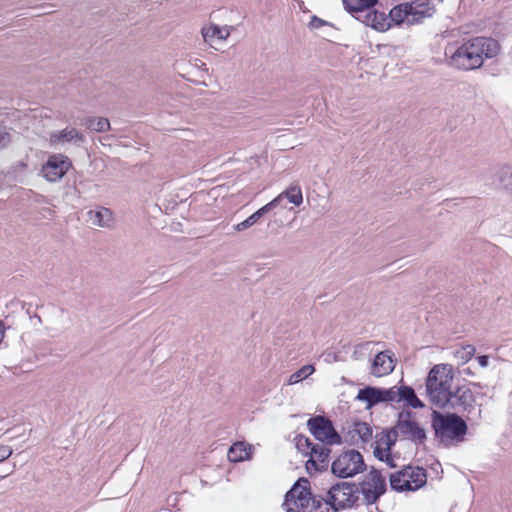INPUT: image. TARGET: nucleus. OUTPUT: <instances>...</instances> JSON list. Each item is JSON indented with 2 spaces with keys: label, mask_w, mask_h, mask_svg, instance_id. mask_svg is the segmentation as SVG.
I'll return each instance as SVG.
<instances>
[{
  "label": "nucleus",
  "mask_w": 512,
  "mask_h": 512,
  "mask_svg": "<svg viewBox=\"0 0 512 512\" xmlns=\"http://www.w3.org/2000/svg\"><path fill=\"white\" fill-rule=\"evenodd\" d=\"M35 317L37 318V321H38V322H40V323L42 322V320H41V317H40V316L35 315Z\"/></svg>",
  "instance_id": "obj_45"
},
{
  "label": "nucleus",
  "mask_w": 512,
  "mask_h": 512,
  "mask_svg": "<svg viewBox=\"0 0 512 512\" xmlns=\"http://www.w3.org/2000/svg\"><path fill=\"white\" fill-rule=\"evenodd\" d=\"M259 219L260 218H259V216H257V213L254 212L252 215H250L244 221L235 225V230L239 231V232L244 231V230L250 228L251 226H253Z\"/></svg>",
  "instance_id": "obj_32"
},
{
  "label": "nucleus",
  "mask_w": 512,
  "mask_h": 512,
  "mask_svg": "<svg viewBox=\"0 0 512 512\" xmlns=\"http://www.w3.org/2000/svg\"><path fill=\"white\" fill-rule=\"evenodd\" d=\"M389 478L391 488L398 492L416 491L427 483L426 470L419 466H406Z\"/></svg>",
  "instance_id": "obj_5"
},
{
  "label": "nucleus",
  "mask_w": 512,
  "mask_h": 512,
  "mask_svg": "<svg viewBox=\"0 0 512 512\" xmlns=\"http://www.w3.org/2000/svg\"><path fill=\"white\" fill-rule=\"evenodd\" d=\"M242 443H235L232 445L228 451V458L232 462H238L245 459L247 453L242 450Z\"/></svg>",
  "instance_id": "obj_28"
},
{
  "label": "nucleus",
  "mask_w": 512,
  "mask_h": 512,
  "mask_svg": "<svg viewBox=\"0 0 512 512\" xmlns=\"http://www.w3.org/2000/svg\"><path fill=\"white\" fill-rule=\"evenodd\" d=\"M350 434L353 438L357 435L363 443H366L372 438V428L366 422H356Z\"/></svg>",
  "instance_id": "obj_25"
},
{
  "label": "nucleus",
  "mask_w": 512,
  "mask_h": 512,
  "mask_svg": "<svg viewBox=\"0 0 512 512\" xmlns=\"http://www.w3.org/2000/svg\"><path fill=\"white\" fill-rule=\"evenodd\" d=\"M11 143V135L7 127L0 124V150L5 149Z\"/></svg>",
  "instance_id": "obj_33"
},
{
  "label": "nucleus",
  "mask_w": 512,
  "mask_h": 512,
  "mask_svg": "<svg viewBox=\"0 0 512 512\" xmlns=\"http://www.w3.org/2000/svg\"><path fill=\"white\" fill-rule=\"evenodd\" d=\"M277 206H279V199L274 198L272 201H270L269 203H267L266 205H264L263 207H261L260 209H258L256 211L257 216H259V218H261L262 216H264L266 213L272 211Z\"/></svg>",
  "instance_id": "obj_36"
},
{
  "label": "nucleus",
  "mask_w": 512,
  "mask_h": 512,
  "mask_svg": "<svg viewBox=\"0 0 512 512\" xmlns=\"http://www.w3.org/2000/svg\"><path fill=\"white\" fill-rule=\"evenodd\" d=\"M475 352L476 348L471 344H467L455 350L454 357L465 364L475 355Z\"/></svg>",
  "instance_id": "obj_27"
},
{
  "label": "nucleus",
  "mask_w": 512,
  "mask_h": 512,
  "mask_svg": "<svg viewBox=\"0 0 512 512\" xmlns=\"http://www.w3.org/2000/svg\"><path fill=\"white\" fill-rule=\"evenodd\" d=\"M374 456L380 460V461H384V458L386 456V453H387V450H383L382 448H380L379 446H377L375 449H374Z\"/></svg>",
  "instance_id": "obj_39"
},
{
  "label": "nucleus",
  "mask_w": 512,
  "mask_h": 512,
  "mask_svg": "<svg viewBox=\"0 0 512 512\" xmlns=\"http://www.w3.org/2000/svg\"><path fill=\"white\" fill-rule=\"evenodd\" d=\"M70 166L71 162L67 156L54 154L42 166L41 173L47 181L56 182L67 173Z\"/></svg>",
  "instance_id": "obj_11"
},
{
  "label": "nucleus",
  "mask_w": 512,
  "mask_h": 512,
  "mask_svg": "<svg viewBox=\"0 0 512 512\" xmlns=\"http://www.w3.org/2000/svg\"><path fill=\"white\" fill-rule=\"evenodd\" d=\"M359 486L354 483L338 482L327 492L333 512L352 507L359 498Z\"/></svg>",
  "instance_id": "obj_7"
},
{
  "label": "nucleus",
  "mask_w": 512,
  "mask_h": 512,
  "mask_svg": "<svg viewBox=\"0 0 512 512\" xmlns=\"http://www.w3.org/2000/svg\"><path fill=\"white\" fill-rule=\"evenodd\" d=\"M372 342H363L355 345L354 351L352 353V358L354 360H360L365 357L367 352L369 351V347Z\"/></svg>",
  "instance_id": "obj_31"
},
{
  "label": "nucleus",
  "mask_w": 512,
  "mask_h": 512,
  "mask_svg": "<svg viewBox=\"0 0 512 512\" xmlns=\"http://www.w3.org/2000/svg\"><path fill=\"white\" fill-rule=\"evenodd\" d=\"M454 377L452 365H434L425 382L428 401L439 409L470 413L474 410L475 395L468 385H455Z\"/></svg>",
  "instance_id": "obj_1"
},
{
  "label": "nucleus",
  "mask_w": 512,
  "mask_h": 512,
  "mask_svg": "<svg viewBox=\"0 0 512 512\" xmlns=\"http://www.w3.org/2000/svg\"><path fill=\"white\" fill-rule=\"evenodd\" d=\"M408 405L413 408H423L424 407V403L417 397L416 394H415V396H413V398L408 403Z\"/></svg>",
  "instance_id": "obj_40"
},
{
  "label": "nucleus",
  "mask_w": 512,
  "mask_h": 512,
  "mask_svg": "<svg viewBox=\"0 0 512 512\" xmlns=\"http://www.w3.org/2000/svg\"><path fill=\"white\" fill-rule=\"evenodd\" d=\"M431 425L435 439L445 447H450L464 440L467 433V424L457 413L443 414L434 410Z\"/></svg>",
  "instance_id": "obj_4"
},
{
  "label": "nucleus",
  "mask_w": 512,
  "mask_h": 512,
  "mask_svg": "<svg viewBox=\"0 0 512 512\" xmlns=\"http://www.w3.org/2000/svg\"><path fill=\"white\" fill-rule=\"evenodd\" d=\"M233 30V26L219 27L217 25H210L202 29V36L205 42L211 43L215 39L226 40Z\"/></svg>",
  "instance_id": "obj_19"
},
{
  "label": "nucleus",
  "mask_w": 512,
  "mask_h": 512,
  "mask_svg": "<svg viewBox=\"0 0 512 512\" xmlns=\"http://www.w3.org/2000/svg\"><path fill=\"white\" fill-rule=\"evenodd\" d=\"M345 9L349 12H357L359 15L365 14L370 8L374 7L378 0H342Z\"/></svg>",
  "instance_id": "obj_21"
},
{
  "label": "nucleus",
  "mask_w": 512,
  "mask_h": 512,
  "mask_svg": "<svg viewBox=\"0 0 512 512\" xmlns=\"http://www.w3.org/2000/svg\"><path fill=\"white\" fill-rule=\"evenodd\" d=\"M4 324L3 322L0 320V343L2 342L3 338H4Z\"/></svg>",
  "instance_id": "obj_43"
},
{
  "label": "nucleus",
  "mask_w": 512,
  "mask_h": 512,
  "mask_svg": "<svg viewBox=\"0 0 512 512\" xmlns=\"http://www.w3.org/2000/svg\"><path fill=\"white\" fill-rule=\"evenodd\" d=\"M415 394L414 389L410 386L400 387V401H405L408 404Z\"/></svg>",
  "instance_id": "obj_35"
},
{
  "label": "nucleus",
  "mask_w": 512,
  "mask_h": 512,
  "mask_svg": "<svg viewBox=\"0 0 512 512\" xmlns=\"http://www.w3.org/2000/svg\"><path fill=\"white\" fill-rule=\"evenodd\" d=\"M365 469L363 456L354 449L344 451L331 464L332 473L339 478L353 477Z\"/></svg>",
  "instance_id": "obj_6"
},
{
  "label": "nucleus",
  "mask_w": 512,
  "mask_h": 512,
  "mask_svg": "<svg viewBox=\"0 0 512 512\" xmlns=\"http://www.w3.org/2000/svg\"><path fill=\"white\" fill-rule=\"evenodd\" d=\"M88 221L92 225L110 229L114 225V215L111 209L106 207H99L96 210H89L87 212Z\"/></svg>",
  "instance_id": "obj_15"
},
{
  "label": "nucleus",
  "mask_w": 512,
  "mask_h": 512,
  "mask_svg": "<svg viewBox=\"0 0 512 512\" xmlns=\"http://www.w3.org/2000/svg\"><path fill=\"white\" fill-rule=\"evenodd\" d=\"M499 50L500 45L495 39L475 37L457 48H446L445 55L449 66L462 71H471L482 67L484 58L495 57Z\"/></svg>",
  "instance_id": "obj_2"
},
{
  "label": "nucleus",
  "mask_w": 512,
  "mask_h": 512,
  "mask_svg": "<svg viewBox=\"0 0 512 512\" xmlns=\"http://www.w3.org/2000/svg\"><path fill=\"white\" fill-rule=\"evenodd\" d=\"M410 15V25L420 23L424 18L431 17L435 8L430 0H413L407 2Z\"/></svg>",
  "instance_id": "obj_13"
},
{
  "label": "nucleus",
  "mask_w": 512,
  "mask_h": 512,
  "mask_svg": "<svg viewBox=\"0 0 512 512\" xmlns=\"http://www.w3.org/2000/svg\"><path fill=\"white\" fill-rule=\"evenodd\" d=\"M384 462H386V464L391 468L396 467V464L394 463V459L391 456L390 451H387L386 456L384 458Z\"/></svg>",
  "instance_id": "obj_42"
},
{
  "label": "nucleus",
  "mask_w": 512,
  "mask_h": 512,
  "mask_svg": "<svg viewBox=\"0 0 512 512\" xmlns=\"http://www.w3.org/2000/svg\"><path fill=\"white\" fill-rule=\"evenodd\" d=\"M387 16L390 19V23L394 22L396 25H399L406 22L410 24V15L407 2L401 3L392 8Z\"/></svg>",
  "instance_id": "obj_22"
},
{
  "label": "nucleus",
  "mask_w": 512,
  "mask_h": 512,
  "mask_svg": "<svg viewBox=\"0 0 512 512\" xmlns=\"http://www.w3.org/2000/svg\"><path fill=\"white\" fill-rule=\"evenodd\" d=\"M383 401L385 402H400V387L393 386L391 388H382Z\"/></svg>",
  "instance_id": "obj_30"
},
{
  "label": "nucleus",
  "mask_w": 512,
  "mask_h": 512,
  "mask_svg": "<svg viewBox=\"0 0 512 512\" xmlns=\"http://www.w3.org/2000/svg\"><path fill=\"white\" fill-rule=\"evenodd\" d=\"M356 399L366 403V408L370 409L373 406L384 403L382 388L366 386L358 391Z\"/></svg>",
  "instance_id": "obj_17"
},
{
  "label": "nucleus",
  "mask_w": 512,
  "mask_h": 512,
  "mask_svg": "<svg viewBox=\"0 0 512 512\" xmlns=\"http://www.w3.org/2000/svg\"><path fill=\"white\" fill-rule=\"evenodd\" d=\"M359 486L366 504L375 503L386 492L385 478L379 470L373 467Z\"/></svg>",
  "instance_id": "obj_10"
},
{
  "label": "nucleus",
  "mask_w": 512,
  "mask_h": 512,
  "mask_svg": "<svg viewBox=\"0 0 512 512\" xmlns=\"http://www.w3.org/2000/svg\"><path fill=\"white\" fill-rule=\"evenodd\" d=\"M477 361L482 368H486L489 365V357L487 355L478 356Z\"/></svg>",
  "instance_id": "obj_41"
},
{
  "label": "nucleus",
  "mask_w": 512,
  "mask_h": 512,
  "mask_svg": "<svg viewBox=\"0 0 512 512\" xmlns=\"http://www.w3.org/2000/svg\"><path fill=\"white\" fill-rule=\"evenodd\" d=\"M314 371H315V368L313 365H310V364L304 365L299 370H297L296 372H294L293 374L290 375L288 383L291 385L296 384V383L302 381L303 379H306Z\"/></svg>",
  "instance_id": "obj_26"
},
{
  "label": "nucleus",
  "mask_w": 512,
  "mask_h": 512,
  "mask_svg": "<svg viewBox=\"0 0 512 512\" xmlns=\"http://www.w3.org/2000/svg\"><path fill=\"white\" fill-rule=\"evenodd\" d=\"M331 449L327 445L315 444L309 452L310 458L306 462V470L309 474L313 472H322L329 467V455Z\"/></svg>",
  "instance_id": "obj_12"
},
{
  "label": "nucleus",
  "mask_w": 512,
  "mask_h": 512,
  "mask_svg": "<svg viewBox=\"0 0 512 512\" xmlns=\"http://www.w3.org/2000/svg\"><path fill=\"white\" fill-rule=\"evenodd\" d=\"M324 25H328V22L317 17L316 15L311 17L310 22L308 24L310 29H319Z\"/></svg>",
  "instance_id": "obj_37"
},
{
  "label": "nucleus",
  "mask_w": 512,
  "mask_h": 512,
  "mask_svg": "<svg viewBox=\"0 0 512 512\" xmlns=\"http://www.w3.org/2000/svg\"><path fill=\"white\" fill-rule=\"evenodd\" d=\"M295 444L298 451L303 453L304 455H309L312 446H315L310 439L304 435H298L295 438Z\"/></svg>",
  "instance_id": "obj_29"
},
{
  "label": "nucleus",
  "mask_w": 512,
  "mask_h": 512,
  "mask_svg": "<svg viewBox=\"0 0 512 512\" xmlns=\"http://www.w3.org/2000/svg\"><path fill=\"white\" fill-rule=\"evenodd\" d=\"M286 198L288 201L295 206H300L303 202V194L300 185L292 184L282 193H280L275 199H279V205L282 200Z\"/></svg>",
  "instance_id": "obj_20"
},
{
  "label": "nucleus",
  "mask_w": 512,
  "mask_h": 512,
  "mask_svg": "<svg viewBox=\"0 0 512 512\" xmlns=\"http://www.w3.org/2000/svg\"><path fill=\"white\" fill-rule=\"evenodd\" d=\"M394 370V362L388 351L379 352L372 363L371 373L376 377L390 374Z\"/></svg>",
  "instance_id": "obj_16"
},
{
  "label": "nucleus",
  "mask_w": 512,
  "mask_h": 512,
  "mask_svg": "<svg viewBox=\"0 0 512 512\" xmlns=\"http://www.w3.org/2000/svg\"><path fill=\"white\" fill-rule=\"evenodd\" d=\"M310 433L323 445L341 443V437L335 430L333 423L325 416H314L307 421Z\"/></svg>",
  "instance_id": "obj_8"
},
{
  "label": "nucleus",
  "mask_w": 512,
  "mask_h": 512,
  "mask_svg": "<svg viewBox=\"0 0 512 512\" xmlns=\"http://www.w3.org/2000/svg\"><path fill=\"white\" fill-rule=\"evenodd\" d=\"M499 187L512 192V166L503 165L495 174Z\"/></svg>",
  "instance_id": "obj_24"
},
{
  "label": "nucleus",
  "mask_w": 512,
  "mask_h": 512,
  "mask_svg": "<svg viewBox=\"0 0 512 512\" xmlns=\"http://www.w3.org/2000/svg\"><path fill=\"white\" fill-rule=\"evenodd\" d=\"M282 506L286 512H333L329 498L312 495L305 478H300L286 493Z\"/></svg>",
  "instance_id": "obj_3"
},
{
  "label": "nucleus",
  "mask_w": 512,
  "mask_h": 512,
  "mask_svg": "<svg viewBox=\"0 0 512 512\" xmlns=\"http://www.w3.org/2000/svg\"><path fill=\"white\" fill-rule=\"evenodd\" d=\"M81 125L95 132H105L111 128L109 120L105 117H87Z\"/></svg>",
  "instance_id": "obj_23"
},
{
  "label": "nucleus",
  "mask_w": 512,
  "mask_h": 512,
  "mask_svg": "<svg viewBox=\"0 0 512 512\" xmlns=\"http://www.w3.org/2000/svg\"><path fill=\"white\" fill-rule=\"evenodd\" d=\"M357 19L370 26L371 28L384 32L390 28V19L384 12L372 10L371 8L363 15L357 16Z\"/></svg>",
  "instance_id": "obj_14"
},
{
  "label": "nucleus",
  "mask_w": 512,
  "mask_h": 512,
  "mask_svg": "<svg viewBox=\"0 0 512 512\" xmlns=\"http://www.w3.org/2000/svg\"><path fill=\"white\" fill-rule=\"evenodd\" d=\"M464 372L467 375H472V372H471V370L469 368L465 369Z\"/></svg>",
  "instance_id": "obj_44"
},
{
  "label": "nucleus",
  "mask_w": 512,
  "mask_h": 512,
  "mask_svg": "<svg viewBox=\"0 0 512 512\" xmlns=\"http://www.w3.org/2000/svg\"><path fill=\"white\" fill-rule=\"evenodd\" d=\"M396 432L404 440H409L415 444H422L426 440L425 430L413 419V413L403 410L398 414L396 422Z\"/></svg>",
  "instance_id": "obj_9"
},
{
  "label": "nucleus",
  "mask_w": 512,
  "mask_h": 512,
  "mask_svg": "<svg viewBox=\"0 0 512 512\" xmlns=\"http://www.w3.org/2000/svg\"><path fill=\"white\" fill-rule=\"evenodd\" d=\"M398 437H400L399 432H396V427L394 426L390 431H388L386 435V450L390 451L391 448L395 445Z\"/></svg>",
  "instance_id": "obj_34"
},
{
  "label": "nucleus",
  "mask_w": 512,
  "mask_h": 512,
  "mask_svg": "<svg viewBox=\"0 0 512 512\" xmlns=\"http://www.w3.org/2000/svg\"><path fill=\"white\" fill-rule=\"evenodd\" d=\"M85 137L75 128H65L59 132L50 134L49 142L52 146H56L64 142H84Z\"/></svg>",
  "instance_id": "obj_18"
},
{
  "label": "nucleus",
  "mask_w": 512,
  "mask_h": 512,
  "mask_svg": "<svg viewBox=\"0 0 512 512\" xmlns=\"http://www.w3.org/2000/svg\"><path fill=\"white\" fill-rule=\"evenodd\" d=\"M12 448L5 445H0V462L6 460L12 455Z\"/></svg>",
  "instance_id": "obj_38"
}]
</instances>
